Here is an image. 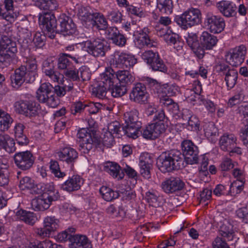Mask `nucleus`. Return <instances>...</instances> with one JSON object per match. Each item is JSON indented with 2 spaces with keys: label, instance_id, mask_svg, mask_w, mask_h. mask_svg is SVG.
<instances>
[{
  "label": "nucleus",
  "instance_id": "nucleus-14",
  "mask_svg": "<svg viewBox=\"0 0 248 248\" xmlns=\"http://www.w3.org/2000/svg\"><path fill=\"white\" fill-rule=\"evenodd\" d=\"M59 222L54 217H47L44 219L43 227L38 229L36 233L43 237L49 236L58 228Z\"/></svg>",
  "mask_w": 248,
  "mask_h": 248
},
{
  "label": "nucleus",
  "instance_id": "nucleus-25",
  "mask_svg": "<svg viewBox=\"0 0 248 248\" xmlns=\"http://www.w3.org/2000/svg\"><path fill=\"white\" fill-rule=\"evenodd\" d=\"M115 59L116 63L122 64L126 68L133 67L137 62V60L134 56L124 53L118 54L117 57L115 55Z\"/></svg>",
  "mask_w": 248,
  "mask_h": 248
},
{
  "label": "nucleus",
  "instance_id": "nucleus-10",
  "mask_svg": "<svg viewBox=\"0 0 248 248\" xmlns=\"http://www.w3.org/2000/svg\"><path fill=\"white\" fill-rule=\"evenodd\" d=\"M14 158L16 167L23 170L30 169L34 162V157L32 153L28 151L16 153Z\"/></svg>",
  "mask_w": 248,
  "mask_h": 248
},
{
  "label": "nucleus",
  "instance_id": "nucleus-47",
  "mask_svg": "<svg viewBox=\"0 0 248 248\" xmlns=\"http://www.w3.org/2000/svg\"><path fill=\"white\" fill-rule=\"evenodd\" d=\"M116 78L114 79V82L112 85V87L110 88L111 92L112 95L114 97H118L122 96L125 94L127 92L126 86L124 84H121L120 83H116L114 85L116 82Z\"/></svg>",
  "mask_w": 248,
  "mask_h": 248
},
{
  "label": "nucleus",
  "instance_id": "nucleus-44",
  "mask_svg": "<svg viewBox=\"0 0 248 248\" xmlns=\"http://www.w3.org/2000/svg\"><path fill=\"white\" fill-rule=\"evenodd\" d=\"M157 9L162 13L169 14L172 13V0H157Z\"/></svg>",
  "mask_w": 248,
  "mask_h": 248
},
{
  "label": "nucleus",
  "instance_id": "nucleus-7",
  "mask_svg": "<svg viewBox=\"0 0 248 248\" xmlns=\"http://www.w3.org/2000/svg\"><path fill=\"white\" fill-rule=\"evenodd\" d=\"M183 151L182 163L185 159L187 164H197L199 161V150L191 140H185L181 144Z\"/></svg>",
  "mask_w": 248,
  "mask_h": 248
},
{
  "label": "nucleus",
  "instance_id": "nucleus-18",
  "mask_svg": "<svg viewBox=\"0 0 248 248\" xmlns=\"http://www.w3.org/2000/svg\"><path fill=\"white\" fill-rule=\"evenodd\" d=\"M106 34L108 39L111 40L115 45L119 46H124L126 44V38L116 27H109L106 31Z\"/></svg>",
  "mask_w": 248,
  "mask_h": 248
},
{
  "label": "nucleus",
  "instance_id": "nucleus-11",
  "mask_svg": "<svg viewBox=\"0 0 248 248\" xmlns=\"http://www.w3.org/2000/svg\"><path fill=\"white\" fill-rule=\"evenodd\" d=\"M205 24L207 29L213 33H218L222 32L225 27V21L219 16L214 15L208 13L205 19Z\"/></svg>",
  "mask_w": 248,
  "mask_h": 248
},
{
  "label": "nucleus",
  "instance_id": "nucleus-39",
  "mask_svg": "<svg viewBox=\"0 0 248 248\" xmlns=\"http://www.w3.org/2000/svg\"><path fill=\"white\" fill-rule=\"evenodd\" d=\"M27 73H29L30 76L29 81L30 82H33L35 81L37 74V64L35 59H31L27 61Z\"/></svg>",
  "mask_w": 248,
  "mask_h": 248
},
{
  "label": "nucleus",
  "instance_id": "nucleus-49",
  "mask_svg": "<svg viewBox=\"0 0 248 248\" xmlns=\"http://www.w3.org/2000/svg\"><path fill=\"white\" fill-rule=\"evenodd\" d=\"M155 60H153V62L149 63L154 71H158L163 73L167 71V67L164 64L163 61L161 59L158 53L155 56Z\"/></svg>",
  "mask_w": 248,
  "mask_h": 248
},
{
  "label": "nucleus",
  "instance_id": "nucleus-54",
  "mask_svg": "<svg viewBox=\"0 0 248 248\" xmlns=\"http://www.w3.org/2000/svg\"><path fill=\"white\" fill-rule=\"evenodd\" d=\"M28 105L26 109H27L24 115L26 116L32 117L38 114L39 105L36 102L27 100Z\"/></svg>",
  "mask_w": 248,
  "mask_h": 248
},
{
  "label": "nucleus",
  "instance_id": "nucleus-57",
  "mask_svg": "<svg viewBox=\"0 0 248 248\" xmlns=\"http://www.w3.org/2000/svg\"><path fill=\"white\" fill-rule=\"evenodd\" d=\"M152 126L154 137L157 138L160 134L164 133L166 129L167 125L165 123H155L150 124Z\"/></svg>",
  "mask_w": 248,
  "mask_h": 248
},
{
  "label": "nucleus",
  "instance_id": "nucleus-62",
  "mask_svg": "<svg viewBox=\"0 0 248 248\" xmlns=\"http://www.w3.org/2000/svg\"><path fill=\"white\" fill-rule=\"evenodd\" d=\"M27 100H20L16 102L14 104V108L16 111L18 113L24 114L27 111Z\"/></svg>",
  "mask_w": 248,
  "mask_h": 248
},
{
  "label": "nucleus",
  "instance_id": "nucleus-16",
  "mask_svg": "<svg viewBox=\"0 0 248 248\" xmlns=\"http://www.w3.org/2000/svg\"><path fill=\"white\" fill-rule=\"evenodd\" d=\"M184 185V182L180 178L171 177L162 182L161 187L164 192L170 193L182 190Z\"/></svg>",
  "mask_w": 248,
  "mask_h": 248
},
{
  "label": "nucleus",
  "instance_id": "nucleus-63",
  "mask_svg": "<svg viewBox=\"0 0 248 248\" xmlns=\"http://www.w3.org/2000/svg\"><path fill=\"white\" fill-rule=\"evenodd\" d=\"M184 124H187L188 129L191 131H197L199 128V121L196 116L192 115L186 123H183Z\"/></svg>",
  "mask_w": 248,
  "mask_h": 248
},
{
  "label": "nucleus",
  "instance_id": "nucleus-6",
  "mask_svg": "<svg viewBox=\"0 0 248 248\" xmlns=\"http://www.w3.org/2000/svg\"><path fill=\"white\" fill-rule=\"evenodd\" d=\"M39 21L46 35L51 39L54 38L58 33V26L54 14L45 13L39 16Z\"/></svg>",
  "mask_w": 248,
  "mask_h": 248
},
{
  "label": "nucleus",
  "instance_id": "nucleus-30",
  "mask_svg": "<svg viewBox=\"0 0 248 248\" xmlns=\"http://www.w3.org/2000/svg\"><path fill=\"white\" fill-rule=\"evenodd\" d=\"M0 50L12 54L17 52L16 43L12 41L8 36L3 35L0 40Z\"/></svg>",
  "mask_w": 248,
  "mask_h": 248
},
{
  "label": "nucleus",
  "instance_id": "nucleus-28",
  "mask_svg": "<svg viewBox=\"0 0 248 248\" xmlns=\"http://www.w3.org/2000/svg\"><path fill=\"white\" fill-rule=\"evenodd\" d=\"M202 47L204 49H211L216 46L217 42V37L212 35L207 31L202 32L200 37Z\"/></svg>",
  "mask_w": 248,
  "mask_h": 248
},
{
  "label": "nucleus",
  "instance_id": "nucleus-21",
  "mask_svg": "<svg viewBox=\"0 0 248 248\" xmlns=\"http://www.w3.org/2000/svg\"><path fill=\"white\" fill-rule=\"evenodd\" d=\"M70 238V248H92V244L85 235L77 234Z\"/></svg>",
  "mask_w": 248,
  "mask_h": 248
},
{
  "label": "nucleus",
  "instance_id": "nucleus-35",
  "mask_svg": "<svg viewBox=\"0 0 248 248\" xmlns=\"http://www.w3.org/2000/svg\"><path fill=\"white\" fill-rule=\"evenodd\" d=\"M114 73H115V72ZM114 76L116 81L118 80L119 83L124 84L125 86L130 84L134 80V78L127 70H119L116 72Z\"/></svg>",
  "mask_w": 248,
  "mask_h": 248
},
{
  "label": "nucleus",
  "instance_id": "nucleus-2",
  "mask_svg": "<svg viewBox=\"0 0 248 248\" xmlns=\"http://www.w3.org/2000/svg\"><path fill=\"white\" fill-rule=\"evenodd\" d=\"M114 71L111 68H108L105 73L101 75V80L92 89V94L99 99L106 97L107 90L111 88L115 79Z\"/></svg>",
  "mask_w": 248,
  "mask_h": 248
},
{
  "label": "nucleus",
  "instance_id": "nucleus-36",
  "mask_svg": "<svg viewBox=\"0 0 248 248\" xmlns=\"http://www.w3.org/2000/svg\"><path fill=\"white\" fill-rule=\"evenodd\" d=\"M24 125L20 123L17 124L15 127V133L16 140L19 145H26L29 143V140L26 135L23 134Z\"/></svg>",
  "mask_w": 248,
  "mask_h": 248
},
{
  "label": "nucleus",
  "instance_id": "nucleus-52",
  "mask_svg": "<svg viewBox=\"0 0 248 248\" xmlns=\"http://www.w3.org/2000/svg\"><path fill=\"white\" fill-rule=\"evenodd\" d=\"M39 102L46 104L50 107L55 108L59 105L60 101L59 98L54 94L53 90L45 97V99H43Z\"/></svg>",
  "mask_w": 248,
  "mask_h": 248
},
{
  "label": "nucleus",
  "instance_id": "nucleus-53",
  "mask_svg": "<svg viewBox=\"0 0 248 248\" xmlns=\"http://www.w3.org/2000/svg\"><path fill=\"white\" fill-rule=\"evenodd\" d=\"M145 198L150 205L153 207H157L161 205L160 197L154 191L146 192Z\"/></svg>",
  "mask_w": 248,
  "mask_h": 248
},
{
  "label": "nucleus",
  "instance_id": "nucleus-8",
  "mask_svg": "<svg viewBox=\"0 0 248 248\" xmlns=\"http://www.w3.org/2000/svg\"><path fill=\"white\" fill-rule=\"evenodd\" d=\"M236 137L233 134L225 133L220 138L219 145L221 150L232 154H241L240 148L237 147Z\"/></svg>",
  "mask_w": 248,
  "mask_h": 248
},
{
  "label": "nucleus",
  "instance_id": "nucleus-26",
  "mask_svg": "<svg viewBox=\"0 0 248 248\" xmlns=\"http://www.w3.org/2000/svg\"><path fill=\"white\" fill-rule=\"evenodd\" d=\"M151 162L150 156L145 157L144 155H141L140 157V173L145 178L149 179L151 177L150 170L152 167Z\"/></svg>",
  "mask_w": 248,
  "mask_h": 248
},
{
  "label": "nucleus",
  "instance_id": "nucleus-27",
  "mask_svg": "<svg viewBox=\"0 0 248 248\" xmlns=\"http://www.w3.org/2000/svg\"><path fill=\"white\" fill-rule=\"evenodd\" d=\"M15 141L9 135L4 134L2 131L0 133V148L9 153L16 150Z\"/></svg>",
  "mask_w": 248,
  "mask_h": 248
},
{
  "label": "nucleus",
  "instance_id": "nucleus-33",
  "mask_svg": "<svg viewBox=\"0 0 248 248\" xmlns=\"http://www.w3.org/2000/svg\"><path fill=\"white\" fill-rule=\"evenodd\" d=\"M54 63L51 61H45L43 64V70L46 75L54 81H59L58 72L54 71Z\"/></svg>",
  "mask_w": 248,
  "mask_h": 248
},
{
  "label": "nucleus",
  "instance_id": "nucleus-41",
  "mask_svg": "<svg viewBox=\"0 0 248 248\" xmlns=\"http://www.w3.org/2000/svg\"><path fill=\"white\" fill-rule=\"evenodd\" d=\"M99 191L102 198L108 202L111 201L113 199H117L121 196L118 192L114 191L111 188L107 186H102Z\"/></svg>",
  "mask_w": 248,
  "mask_h": 248
},
{
  "label": "nucleus",
  "instance_id": "nucleus-58",
  "mask_svg": "<svg viewBox=\"0 0 248 248\" xmlns=\"http://www.w3.org/2000/svg\"><path fill=\"white\" fill-rule=\"evenodd\" d=\"M50 169L51 170L52 173H53L56 177L63 178L66 175L64 172H62L60 170L59 163L56 161H50Z\"/></svg>",
  "mask_w": 248,
  "mask_h": 248
},
{
  "label": "nucleus",
  "instance_id": "nucleus-64",
  "mask_svg": "<svg viewBox=\"0 0 248 248\" xmlns=\"http://www.w3.org/2000/svg\"><path fill=\"white\" fill-rule=\"evenodd\" d=\"M157 52H154L152 50H147L141 54V58L143 61L149 64L153 62V60H155V56H157Z\"/></svg>",
  "mask_w": 248,
  "mask_h": 248
},
{
  "label": "nucleus",
  "instance_id": "nucleus-46",
  "mask_svg": "<svg viewBox=\"0 0 248 248\" xmlns=\"http://www.w3.org/2000/svg\"><path fill=\"white\" fill-rule=\"evenodd\" d=\"M13 122L9 114L0 109V129L1 131L8 130Z\"/></svg>",
  "mask_w": 248,
  "mask_h": 248
},
{
  "label": "nucleus",
  "instance_id": "nucleus-55",
  "mask_svg": "<svg viewBox=\"0 0 248 248\" xmlns=\"http://www.w3.org/2000/svg\"><path fill=\"white\" fill-rule=\"evenodd\" d=\"M62 85H56L53 87L54 94H56V97H57V98H58V97H61L64 96L66 92L71 91L73 88V84H72V85H66L62 83Z\"/></svg>",
  "mask_w": 248,
  "mask_h": 248
},
{
  "label": "nucleus",
  "instance_id": "nucleus-59",
  "mask_svg": "<svg viewBox=\"0 0 248 248\" xmlns=\"http://www.w3.org/2000/svg\"><path fill=\"white\" fill-rule=\"evenodd\" d=\"M243 126L241 129V138L244 144L248 146V119L243 120Z\"/></svg>",
  "mask_w": 248,
  "mask_h": 248
},
{
  "label": "nucleus",
  "instance_id": "nucleus-15",
  "mask_svg": "<svg viewBox=\"0 0 248 248\" xmlns=\"http://www.w3.org/2000/svg\"><path fill=\"white\" fill-rule=\"evenodd\" d=\"M59 26L58 28V33L64 36L76 34L77 30L75 24L72 19L68 17L59 19Z\"/></svg>",
  "mask_w": 248,
  "mask_h": 248
},
{
  "label": "nucleus",
  "instance_id": "nucleus-9",
  "mask_svg": "<svg viewBox=\"0 0 248 248\" xmlns=\"http://www.w3.org/2000/svg\"><path fill=\"white\" fill-rule=\"evenodd\" d=\"M148 98V94L145 85L140 82L135 84L129 94L130 101L139 104H145L147 102Z\"/></svg>",
  "mask_w": 248,
  "mask_h": 248
},
{
  "label": "nucleus",
  "instance_id": "nucleus-60",
  "mask_svg": "<svg viewBox=\"0 0 248 248\" xmlns=\"http://www.w3.org/2000/svg\"><path fill=\"white\" fill-rule=\"evenodd\" d=\"M34 186V181L30 177L25 176L20 180L19 186L22 190L30 189Z\"/></svg>",
  "mask_w": 248,
  "mask_h": 248
},
{
  "label": "nucleus",
  "instance_id": "nucleus-3",
  "mask_svg": "<svg viewBox=\"0 0 248 248\" xmlns=\"http://www.w3.org/2000/svg\"><path fill=\"white\" fill-rule=\"evenodd\" d=\"M202 14L200 10L191 8L180 16H176L174 21L183 29L186 30L201 22Z\"/></svg>",
  "mask_w": 248,
  "mask_h": 248
},
{
  "label": "nucleus",
  "instance_id": "nucleus-56",
  "mask_svg": "<svg viewBox=\"0 0 248 248\" xmlns=\"http://www.w3.org/2000/svg\"><path fill=\"white\" fill-rule=\"evenodd\" d=\"M68 58L61 53L60 54L58 62V67L59 69L65 70V71L71 68L72 63L69 61Z\"/></svg>",
  "mask_w": 248,
  "mask_h": 248
},
{
  "label": "nucleus",
  "instance_id": "nucleus-40",
  "mask_svg": "<svg viewBox=\"0 0 248 248\" xmlns=\"http://www.w3.org/2000/svg\"><path fill=\"white\" fill-rule=\"evenodd\" d=\"M53 90V87L50 83L48 82L42 83L36 91V97L40 102L43 99H45V97Z\"/></svg>",
  "mask_w": 248,
  "mask_h": 248
},
{
  "label": "nucleus",
  "instance_id": "nucleus-4",
  "mask_svg": "<svg viewBox=\"0 0 248 248\" xmlns=\"http://www.w3.org/2000/svg\"><path fill=\"white\" fill-rule=\"evenodd\" d=\"M220 236H217L212 243L213 248H230L227 241H231L235 235L233 226L228 222L223 223L219 229Z\"/></svg>",
  "mask_w": 248,
  "mask_h": 248
},
{
  "label": "nucleus",
  "instance_id": "nucleus-29",
  "mask_svg": "<svg viewBox=\"0 0 248 248\" xmlns=\"http://www.w3.org/2000/svg\"><path fill=\"white\" fill-rule=\"evenodd\" d=\"M50 205L49 202L43 197V194L33 199L31 202L32 208L36 211H45L48 209Z\"/></svg>",
  "mask_w": 248,
  "mask_h": 248
},
{
  "label": "nucleus",
  "instance_id": "nucleus-17",
  "mask_svg": "<svg viewBox=\"0 0 248 248\" xmlns=\"http://www.w3.org/2000/svg\"><path fill=\"white\" fill-rule=\"evenodd\" d=\"M26 74L27 67L25 65L16 68L10 77L12 86L15 89H19L25 82Z\"/></svg>",
  "mask_w": 248,
  "mask_h": 248
},
{
  "label": "nucleus",
  "instance_id": "nucleus-42",
  "mask_svg": "<svg viewBox=\"0 0 248 248\" xmlns=\"http://www.w3.org/2000/svg\"><path fill=\"white\" fill-rule=\"evenodd\" d=\"M141 127V126H137L136 125L126 124L125 126H123L124 131L123 135H126L129 138L136 139L141 133V131L140 130Z\"/></svg>",
  "mask_w": 248,
  "mask_h": 248
},
{
  "label": "nucleus",
  "instance_id": "nucleus-34",
  "mask_svg": "<svg viewBox=\"0 0 248 248\" xmlns=\"http://www.w3.org/2000/svg\"><path fill=\"white\" fill-rule=\"evenodd\" d=\"M138 115L139 112L135 109L126 112L124 114V119L126 124H133L137 126H141V123L139 121Z\"/></svg>",
  "mask_w": 248,
  "mask_h": 248
},
{
  "label": "nucleus",
  "instance_id": "nucleus-45",
  "mask_svg": "<svg viewBox=\"0 0 248 248\" xmlns=\"http://www.w3.org/2000/svg\"><path fill=\"white\" fill-rule=\"evenodd\" d=\"M108 135L110 137V139L113 140L112 135L115 134L118 137L123 136L124 128L123 126H121L119 123L117 121L113 122L108 125Z\"/></svg>",
  "mask_w": 248,
  "mask_h": 248
},
{
  "label": "nucleus",
  "instance_id": "nucleus-61",
  "mask_svg": "<svg viewBox=\"0 0 248 248\" xmlns=\"http://www.w3.org/2000/svg\"><path fill=\"white\" fill-rule=\"evenodd\" d=\"M46 39V37L44 34L36 32L34 35L32 41L35 46L40 48L45 45Z\"/></svg>",
  "mask_w": 248,
  "mask_h": 248
},
{
  "label": "nucleus",
  "instance_id": "nucleus-48",
  "mask_svg": "<svg viewBox=\"0 0 248 248\" xmlns=\"http://www.w3.org/2000/svg\"><path fill=\"white\" fill-rule=\"evenodd\" d=\"M94 14L90 7H83L79 9L78 15L82 20L91 22L94 16Z\"/></svg>",
  "mask_w": 248,
  "mask_h": 248
},
{
  "label": "nucleus",
  "instance_id": "nucleus-37",
  "mask_svg": "<svg viewBox=\"0 0 248 248\" xmlns=\"http://www.w3.org/2000/svg\"><path fill=\"white\" fill-rule=\"evenodd\" d=\"M93 27L98 30L108 29V22L103 15L99 13H95L93 20L90 22Z\"/></svg>",
  "mask_w": 248,
  "mask_h": 248
},
{
  "label": "nucleus",
  "instance_id": "nucleus-23",
  "mask_svg": "<svg viewBox=\"0 0 248 248\" xmlns=\"http://www.w3.org/2000/svg\"><path fill=\"white\" fill-rule=\"evenodd\" d=\"M104 170L118 180L122 179L124 176L123 170L121 169L120 166L115 162H108L106 163L104 167Z\"/></svg>",
  "mask_w": 248,
  "mask_h": 248
},
{
  "label": "nucleus",
  "instance_id": "nucleus-20",
  "mask_svg": "<svg viewBox=\"0 0 248 248\" xmlns=\"http://www.w3.org/2000/svg\"><path fill=\"white\" fill-rule=\"evenodd\" d=\"M83 184L82 178L78 175H73L69 177L62 186V188L68 192L78 190Z\"/></svg>",
  "mask_w": 248,
  "mask_h": 248
},
{
  "label": "nucleus",
  "instance_id": "nucleus-19",
  "mask_svg": "<svg viewBox=\"0 0 248 248\" xmlns=\"http://www.w3.org/2000/svg\"><path fill=\"white\" fill-rule=\"evenodd\" d=\"M186 42L199 59H202L203 57L205 54L204 49L200 46L198 36L196 34L189 33L186 38Z\"/></svg>",
  "mask_w": 248,
  "mask_h": 248
},
{
  "label": "nucleus",
  "instance_id": "nucleus-5",
  "mask_svg": "<svg viewBox=\"0 0 248 248\" xmlns=\"http://www.w3.org/2000/svg\"><path fill=\"white\" fill-rule=\"evenodd\" d=\"M93 133L87 128H81L78 130L77 136L79 139V150L84 154H88L93 148L99 144L100 140L94 137Z\"/></svg>",
  "mask_w": 248,
  "mask_h": 248
},
{
  "label": "nucleus",
  "instance_id": "nucleus-32",
  "mask_svg": "<svg viewBox=\"0 0 248 248\" xmlns=\"http://www.w3.org/2000/svg\"><path fill=\"white\" fill-rule=\"evenodd\" d=\"M16 216L19 220L30 225H33L37 220L36 216L33 212L22 209L18 210Z\"/></svg>",
  "mask_w": 248,
  "mask_h": 248
},
{
  "label": "nucleus",
  "instance_id": "nucleus-31",
  "mask_svg": "<svg viewBox=\"0 0 248 248\" xmlns=\"http://www.w3.org/2000/svg\"><path fill=\"white\" fill-rule=\"evenodd\" d=\"M156 44L155 42L151 40L146 32L143 31L135 41V44L139 48H143L145 46L148 47H155Z\"/></svg>",
  "mask_w": 248,
  "mask_h": 248
},
{
  "label": "nucleus",
  "instance_id": "nucleus-24",
  "mask_svg": "<svg viewBox=\"0 0 248 248\" xmlns=\"http://www.w3.org/2000/svg\"><path fill=\"white\" fill-rule=\"evenodd\" d=\"M58 156L60 159L65 161L67 163L74 162L78 157L77 151L70 147H65L58 153Z\"/></svg>",
  "mask_w": 248,
  "mask_h": 248
},
{
  "label": "nucleus",
  "instance_id": "nucleus-43",
  "mask_svg": "<svg viewBox=\"0 0 248 248\" xmlns=\"http://www.w3.org/2000/svg\"><path fill=\"white\" fill-rule=\"evenodd\" d=\"M65 50L67 52L61 54L71 58L76 63H78V60L81 58L80 51L75 45H70L65 47Z\"/></svg>",
  "mask_w": 248,
  "mask_h": 248
},
{
  "label": "nucleus",
  "instance_id": "nucleus-51",
  "mask_svg": "<svg viewBox=\"0 0 248 248\" xmlns=\"http://www.w3.org/2000/svg\"><path fill=\"white\" fill-rule=\"evenodd\" d=\"M238 78L237 71L232 69L225 75V80L229 89L232 88L236 83Z\"/></svg>",
  "mask_w": 248,
  "mask_h": 248
},
{
  "label": "nucleus",
  "instance_id": "nucleus-13",
  "mask_svg": "<svg viewBox=\"0 0 248 248\" xmlns=\"http://www.w3.org/2000/svg\"><path fill=\"white\" fill-rule=\"evenodd\" d=\"M85 47L87 52L94 57H103L105 55L106 46L104 40L98 38L88 40L85 42Z\"/></svg>",
  "mask_w": 248,
  "mask_h": 248
},
{
  "label": "nucleus",
  "instance_id": "nucleus-1",
  "mask_svg": "<svg viewBox=\"0 0 248 248\" xmlns=\"http://www.w3.org/2000/svg\"><path fill=\"white\" fill-rule=\"evenodd\" d=\"M182 156L181 152L175 149L164 152L157 159L156 165L164 173L179 169L183 165Z\"/></svg>",
  "mask_w": 248,
  "mask_h": 248
},
{
  "label": "nucleus",
  "instance_id": "nucleus-38",
  "mask_svg": "<svg viewBox=\"0 0 248 248\" xmlns=\"http://www.w3.org/2000/svg\"><path fill=\"white\" fill-rule=\"evenodd\" d=\"M40 9L53 11L58 7L57 0H33Z\"/></svg>",
  "mask_w": 248,
  "mask_h": 248
},
{
  "label": "nucleus",
  "instance_id": "nucleus-50",
  "mask_svg": "<svg viewBox=\"0 0 248 248\" xmlns=\"http://www.w3.org/2000/svg\"><path fill=\"white\" fill-rule=\"evenodd\" d=\"M164 40L170 45H173L174 47L177 50L182 48V46L179 45L181 42L178 40V35L173 33L172 31H169V33L165 36Z\"/></svg>",
  "mask_w": 248,
  "mask_h": 248
},
{
  "label": "nucleus",
  "instance_id": "nucleus-22",
  "mask_svg": "<svg viewBox=\"0 0 248 248\" xmlns=\"http://www.w3.org/2000/svg\"><path fill=\"white\" fill-rule=\"evenodd\" d=\"M217 6L219 11L225 16L231 17L235 14L236 7L229 1L222 0L217 3Z\"/></svg>",
  "mask_w": 248,
  "mask_h": 248
},
{
  "label": "nucleus",
  "instance_id": "nucleus-12",
  "mask_svg": "<svg viewBox=\"0 0 248 248\" xmlns=\"http://www.w3.org/2000/svg\"><path fill=\"white\" fill-rule=\"evenodd\" d=\"M246 53V46L240 45L231 50L226 55V59L230 65L237 66L243 62Z\"/></svg>",
  "mask_w": 248,
  "mask_h": 248
}]
</instances>
